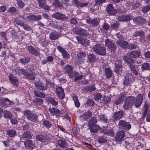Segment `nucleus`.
Listing matches in <instances>:
<instances>
[{"label": "nucleus", "mask_w": 150, "mask_h": 150, "mask_svg": "<svg viewBox=\"0 0 150 150\" xmlns=\"http://www.w3.org/2000/svg\"><path fill=\"white\" fill-rule=\"evenodd\" d=\"M24 144L26 147L28 149H33L35 147L34 142L30 140L26 141Z\"/></svg>", "instance_id": "19"}, {"label": "nucleus", "mask_w": 150, "mask_h": 150, "mask_svg": "<svg viewBox=\"0 0 150 150\" xmlns=\"http://www.w3.org/2000/svg\"><path fill=\"white\" fill-rule=\"evenodd\" d=\"M118 125L120 129L127 131L129 130L131 127V124L129 122H127L125 120H120Z\"/></svg>", "instance_id": "5"}, {"label": "nucleus", "mask_w": 150, "mask_h": 150, "mask_svg": "<svg viewBox=\"0 0 150 150\" xmlns=\"http://www.w3.org/2000/svg\"><path fill=\"white\" fill-rule=\"evenodd\" d=\"M33 102L37 103L38 105H41L43 103V100L41 98H36L34 99Z\"/></svg>", "instance_id": "52"}, {"label": "nucleus", "mask_w": 150, "mask_h": 150, "mask_svg": "<svg viewBox=\"0 0 150 150\" xmlns=\"http://www.w3.org/2000/svg\"><path fill=\"white\" fill-rule=\"evenodd\" d=\"M86 104L87 106H89L91 107H92L94 104V103L93 100L91 99H89L86 102Z\"/></svg>", "instance_id": "53"}, {"label": "nucleus", "mask_w": 150, "mask_h": 150, "mask_svg": "<svg viewBox=\"0 0 150 150\" xmlns=\"http://www.w3.org/2000/svg\"><path fill=\"white\" fill-rule=\"evenodd\" d=\"M32 136L31 133L29 131L26 132L24 133L22 135V137L23 138L30 139Z\"/></svg>", "instance_id": "41"}, {"label": "nucleus", "mask_w": 150, "mask_h": 150, "mask_svg": "<svg viewBox=\"0 0 150 150\" xmlns=\"http://www.w3.org/2000/svg\"><path fill=\"white\" fill-rule=\"evenodd\" d=\"M123 96H120L115 101V105H118L121 103L123 101Z\"/></svg>", "instance_id": "45"}, {"label": "nucleus", "mask_w": 150, "mask_h": 150, "mask_svg": "<svg viewBox=\"0 0 150 150\" xmlns=\"http://www.w3.org/2000/svg\"><path fill=\"white\" fill-rule=\"evenodd\" d=\"M56 93L58 98L62 100L65 97V94L63 88L61 86L57 87L56 90Z\"/></svg>", "instance_id": "13"}, {"label": "nucleus", "mask_w": 150, "mask_h": 150, "mask_svg": "<svg viewBox=\"0 0 150 150\" xmlns=\"http://www.w3.org/2000/svg\"><path fill=\"white\" fill-rule=\"evenodd\" d=\"M105 75L107 79L110 78L112 75L111 70L109 68H106L105 69Z\"/></svg>", "instance_id": "36"}, {"label": "nucleus", "mask_w": 150, "mask_h": 150, "mask_svg": "<svg viewBox=\"0 0 150 150\" xmlns=\"http://www.w3.org/2000/svg\"><path fill=\"white\" fill-rule=\"evenodd\" d=\"M16 134V132L15 130H10L7 131V134L10 137L14 136Z\"/></svg>", "instance_id": "46"}, {"label": "nucleus", "mask_w": 150, "mask_h": 150, "mask_svg": "<svg viewBox=\"0 0 150 150\" xmlns=\"http://www.w3.org/2000/svg\"><path fill=\"white\" fill-rule=\"evenodd\" d=\"M133 38H136L137 37H139V40L141 42H144L146 41L145 32L142 30L136 31L133 35Z\"/></svg>", "instance_id": "4"}, {"label": "nucleus", "mask_w": 150, "mask_h": 150, "mask_svg": "<svg viewBox=\"0 0 150 150\" xmlns=\"http://www.w3.org/2000/svg\"><path fill=\"white\" fill-rule=\"evenodd\" d=\"M88 59L90 62H93L96 60V57L93 54H91L88 56Z\"/></svg>", "instance_id": "40"}, {"label": "nucleus", "mask_w": 150, "mask_h": 150, "mask_svg": "<svg viewBox=\"0 0 150 150\" xmlns=\"http://www.w3.org/2000/svg\"><path fill=\"white\" fill-rule=\"evenodd\" d=\"M126 55H124L123 57V59L126 63L132 64H131L134 62V60L131 58H129Z\"/></svg>", "instance_id": "34"}, {"label": "nucleus", "mask_w": 150, "mask_h": 150, "mask_svg": "<svg viewBox=\"0 0 150 150\" xmlns=\"http://www.w3.org/2000/svg\"><path fill=\"white\" fill-rule=\"evenodd\" d=\"M134 22L137 24H139L141 23L140 16L137 17L133 19Z\"/></svg>", "instance_id": "55"}, {"label": "nucleus", "mask_w": 150, "mask_h": 150, "mask_svg": "<svg viewBox=\"0 0 150 150\" xmlns=\"http://www.w3.org/2000/svg\"><path fill=\"white\" fill-rule=\"evenodd\" d=\"M46 99L48 103L54 105H56L58 104V101L55 100L53 98L51 97L46 98Z\"/></svg>", "instance_id": "30"}, {"label": "nucleus", "mask_w": 150, "mask_h": 150, "mask_svg": "<svg viewBox=\"0 0 150 150\" xmlns=\"http://www.w3.org/2000/svg\"><path fill=\"white\" fill-rule=\"evenodd\" d=\"M144 95L142 94H138L135 97L134 101V105L135 107L138 108L142 104L144 100Z\"/></svg>", "instance_id": "8"}, {"label": "nucleus", "mask_w": 150, "mask_h": 150, "mask_svg": "<svg viewBox=\"0 0 150 150\" xmlns=\"http://www.w3.org/2000/svg\"><path fill=\"white\" fill-rule=\"evenodd\" d=\"M20 69L19 67H17L13 70V72L15 74L18 75H21L22 74V73L21 72Z\"/></svg>", "instance_id": "51"}, {"label": "nucleus", "mask_w": 150, "mask_h": 150, "mask_svg": "<svg viewBox=\"0 0 150 150\" xmlns=\"http://www.w3.org/2000/svg\"><path fill=\"white\" fill-rule=\"evenodd\" d=\"M86 54L84 52L79 53L77 54V56L79 58L85 57L86 56Z\"/></svg>", "instance_id": "64"}, {"label": "nucleus", "mask_w": 150, "mask_h": 150, "mask_svg": "<svg viewBox=\"0 0 150 150\" xmlns=\"http://www.w3.org/2000/svg\"><path fill=\"white\" fill-rule=\"evenodd\" d=\"M58 144L59 146L63 148H67L68 146V145L65 142L62 140H60L58 141Z\"/></svg>", "instance_id": "37"}, {"label": "nucleus", "mask_w": 150, "mask_h": 150, "mask_svg": "<svg viewBox=\"0 0 150 150\" xmlns=\"http://www.w3.org/2000/svg\"><path fill=\"white\" fill-rule=\"evenodd\" d=\"M132 18V17L131 16H121L118 17V20L120 21H126Z\"/></svg>", "instance_id": "28"}, {"label": "nucleus", "mask_w": 150, "mask_h": 150, "mask_svg": "<svg viewBox=\"0 0 150 150\" xmlns=\"http://www.w3.org/2000/svg\"><path fill=\"white\" fill-rule=\"evenodd\" d=\"M76 38L78 40V43L79 44L83 45L86 42L85 40L84 39L81 38L78 36L76 37Z\"/></svg>", "instance_id": "50"}, {"label": "nucleus", "mask_w": 150, "mask_h": 150, "mask_svg": "<svg viewBox=\"0 0 150 150\" xmlns=\"http://www.w3.org/2000/svg\"><path fill=\"white\" fill-rule=\"evenodd\" d=\"M150 10V4H149L147 5L144 6L142 10V11L143 13H146Z\"/></svg>", "instance_id": "42"}, {"label": "nucleus", "mask_w": 150, "mask_h": 150, "mask_svg": "<svg viewBox=\"0 0 150 150\" xmlns=\"http://www.w3.org/2000/svg\"><path fill=\"white\" fill-rule=\"evenodd\" d=\"M105 133H106L105 134H107L111 136H113L114 134V131L111 129H108L107 132H103Z\"/></svg>", "instance_id": "56"}, {"label": "nucleus", "mask_w": 150, "mask_h": 150, "mask_svg": "<svg viewBox=\"0 0 150 150\" xmlns=\"http://www.w3.org/2000/svg\"><path fill=\"white\" fill-rule=\"evenodd\" d=\"M108 13L110 15H115L116 12L115 9L112 4L108 5L106 9Z\"/></svg>", "instance_id": "23"}, {"label": "nucleus", "mask_w": 150, "mask_h": 150, "mask_svg": "<svg viewBox=\"0 0 150 150\" xmlns=\"http://www.w3.org/2000/svg\"><path fill=\"white\" fill-rule=\"evenodd\" d=\"M3 100H5V104L6 105H12L14 104L13 102L10 101L8 98H4Z\"/></svg>", "instance_id": "60"}, {"label": "nucleus", "mask_w": 150, "mask_h": 150, "mask_svg": "<svg viewBox=\"0 0 150 150\" xmlns=\"http://www.w3.org/2000/svg\"><path fill=\"white\" fill-rule=\"evenodd\" d=\"M36 138L38 140L42 142H47L50 140L49 137L42 134L37 135L36 137Z\"/></svg>", "instance_id": "16"}, {"label": "nucleus", "mask_w": 150, "mask_h": 150, "mask_svg": "<svg viewBox=\"0 0 150 150\" xmlns=\"http://www.w3.org/2000/svg\"><path fill=\"white\" fill-rule=\"evenodd\" d=\"M132 78L133 76L132 74L129 73L127 74L125 76L124 82V85H127L129 84L131 81Z\"/></svg>", "instance_id": "20"}, {"label": "nucleus", "mask_w": 150, "mask_h": 150, "mask_svg": "<svg viewBox=\"0 0 150 150\" xmlns=\"http://www.w3.org/2000/svg\"><path fill=\"white\" fill-rule=\"evenodd\" d=\"M97 122V120L95 117H92L88 123V127H90L95 125H96V124Z\"/></svg>", "instance_id": "32"}, {"label": "nucleus", "mask_w": 150, "mask_h": 150, "mask_svg": "<svg viewBox=\"0 0 150 150\" xmlns=\"http://www.w3.org/2000/svg\"><path fill=\"white\" fill-rule=\"evenodd\" d=\"M86 21L87 23L94 27L97 26L100 22V19L99 18L89 19H86Z\"/></svg>", "instance_id": "14"}, {"label": "nucleus", "mask_w": 150, "mask_h": 150, "mask_svg": "<svg viewBox=\"0 0 150 150\" xmlns=\"http://www.w3.org/2000/svg\"><path fill=\"white\" fill-rule=\"evenodd\" d=\"M91 115V112L89 111L86 112L84 114L80 116L81 120L82 121L86 120L90 117Z\"/></svg>", "instance_id": "22"}, {"label": "nucleus", "mask_w": 150, "mask_h": 150, "mask_svg": "<svg viewBox=\"0 0 150 150\" xmlns=\"http://www.w3.org/2000/svg\"><path fill=\"white\" fill-rule=\"evenodd\" d=\"M73 100L74 102V104L75 106L77 107H78L80 106V103L78 98L77 96L76 95H74L73 96Z\"/></svg>", "instance_id": "39"}, {"label": "nucleus", "mask_w": 150, "mask_h": 150, "mask_svg": "<svg viewBox=\"0 0 150 150\" xmlns=\"http://www.w3.org/2000/svg\"><path fill=\"white\" fill-rule=\"evenodd\" d=\"M92 50L97 54L104 56L106 54V48L99 44L94 45L92 48Z\"/></svg>", "instance_id": "1"}, {"label": "nucleus", "mask_w": 150, "mask_h": 150, "mask_svg": "<svg viewBox=\"0 0 150 150\" xmlns=\"http://www.w3.org/2000/svg\"><path fill=\"white\" fill-rule=\"evenodd\" d=\"M9 79L11 83L13 85L17 86L18 85V79L12 74H10L9 76Z\"/></svg>", "instance_id": "18"}, {"label": "nucleus", "mask_w": 150, "mask_h": 150, "mask_svg": "<svg viewBox=\"0 0 150 150\" xmlns=\"http://www.w3.org/2000/svg\"><path fill=\"white\" fill-rule=\"evenodd\" d=\"M48 111L51 115L56 116L57 117L59 116L62 113V112L60 110L55 108L50 107L49 108Z\"/></svg>", "instance_id": "11"}, {"label": "nucleus", "mask_w": 150, "mask_h": 150, "mask_svg": "<svg viewBox=\"0 0 150 150\" xmlns=\"http://www.w3.org/2000/svg\"><path fill=\"white\" fill-rule=\"evenodd\" d=\"M103 29L107 31L109 29L110 26L107 23H104L102 25Z\"/></svg>", "instance_id": "61"}, {"label": "nucleus", "mask_w": 150, "mask_h": 150, "mask_svg": "<svg viewBox=\"0 0 150 150\" xmlns=\"http://www.w3.org/2000/svg\"><path fill=\"white\" fill-rule=\"evenodd\" d=\"M4 117L6 118H11L12 115L10 112L8 111H5L4 112Z\"/></svg>", "instance_id": "47"}, {"label": "nucleus", "mask_w": 150, "mask_h": 150, "mask_svg": "<svg viewBox=\"0 0 150 150\" xmlns=\"http://www.w3.org/2000/svg\"><path fill=\"white\" fill-rule=\"evenodd\" d=\"M124 112L122 110H120L115 112L112 117V120L115 122L117 120L121 119L123 116Z\"/></svg>", "instance_id": "10"}, {"label": "nucleus", "mask_w": 150, "mask_h": 150, "mask_svg": "<svg viewBox=\"0 0 150 150\" xmlns=\"http://www.w3.org/2000/svg\"><path fill=\"white\" fill-rule=\"evenodd\" d=\"M119 26V23L118 22L114 23H112L110 25V26L111 28L113 29H115L118 28Z\"/></svg>", "instance_id": "58"}, {"label": "nucleus", "mask_w": 150, "mask_h": 150, "mask_svg": "<svg viewBox=\"0 0 150 150\" xmlns=\"http://www.w3.org/2000/svg\"><path fill=\"white\" fill-rule=\"evenodd\" d=\"M122 61L121 59H117L115 61L114 64L115 69L114 71L118 75L121 74L122 73Z\"/></svg>", "instance_id": "6"}, {"label": "nucleus", "mask_w": 150, "mask_h": 150, "mask_svg": "<svg viewBox=\"0 0 150 150\" xmlns=\"http://www.w3.org/2000/svg\"><path fill=\"white\" fill-rule=\"evenodd\" d=\"M62 54L63 57L64 58L68 59L69 58L70 55L65 50L62 53Z\"/></svg>", "instance_id": "62"}, {"label": "nucleus", "mask_w": 150, "mask_h": 150, "mask_svg": "<svg viewBox=\"0 0 150 150\" xmlns=\"http://www.w3.org/2000/svg\"><path fill=\"white\" fill-rule=\"evenodd\" d=\"M21 72L22 73V74H23L27 78L32 80H34L35 77L33 75L29 73L27 71L21 69Z\"/></svg>", "instance_id": "21"}, {"label": "nucleus", "mask_w": 150, "mask_h": 150, "mask_svg": "<svg viewBox=\"0 0 150 150\" xmlns=\"http://www.w3.org/2000/svg\"><path fill=\"white\" fill-rule=\"evenodd\" d=\"M39 4V6L41 8H43L46 4L45 0H37Z\"/></svg>", "instance_id": "43"}, {"label": "nucleus", "mask_w": 150, "mask_h": 150, "mask_svg": "<svg viewBox=\"0 0 150 150\" xmlns=\"http://www.w3.org/2000/svg\"><path fill=\"white\" fill-rule=\"evenodd\" d=\"M102 96L100 93H98L94 96V99L96 101H98L102 97Z\"/></svg>", "instance_id": "63"}, {"label": "nucleus", "mask_w": 150, "mask_h": 150, "mask_svg": "<svg viewBox=\"0 0 150 150\" xmlns=\"http://www.w3.org/2000/svg\"><path fill=\"white\" fill-rule=\"evenodd\" d=\"M34 92L35 95L37 97L43 98H44L45 97V95L42 92L36 90L34 91Z\"/></svg>", "instance_id": "38"}, {"label": "nucleus", "mask_w": 150, "mask_h": 150, "mask_svg": "<svg viewBox=\"0 0 150 150\" xmlns=\"http://www.w3.org/2000/svg\"><path fill=\"white\" fill-rule=\"evenodd\" d=\"M27 119L32 121H36L37 120V116L36 114L31 113L30 115L27 116Z\"/></svg>", "instance_id": "31"}, {"label": "nucleus", "mask_w": 150, "mask_h": 150, "mask_svg": "<svg viewBox=\"0 0 150 150\" xmlns=\"http://www.w3.org/2000/svg\"><path fill=\"white\" fill-rule=\"evenodd\" d=\"M137 47V45L133 43H130L128 44V49L132 50L133 49H135Z\"/></svg>", "instance_id": "57"}, {"label": "nucleus", "mask_w": 150, "mask_h": 150, "mask_svg": "<svg viewBox=\"0 0 150 150\" xmlns=\"http://www.w3.org/2000/svg\"><path fill=\"white\" fill-rule=\"evenodd\" d=\"M117 43L121 47L125 49L128 46V42L126 41H117Z\"/></svg>", "instance_id": "29"}, {"label": "nucleus", "mask_w": 150, "mask_h": 150, "mask_svg": "<svg viewBox=\"0 0 150 150\" xmlns=\"http://www.w3.org/2000/svg\"><path fill=\"white\" fill-rule=\"evenodd\" d=\"M30 58L29 57H24L20 59V61L22 63L26 64L30 61Z\"/></svg>", "instance_id": "44"}, {"label": "nucleus", "mask_w": 150, "mask_h": 150, "mask_svg": "<svg viewBox=\"0 0 150 150\" xmlns=\"http://www.w3.org/2000/svg\"><path fill=\"white\" fill-rule=\"evenodd\" d=\"M74 2V5L77 7H82L87 6L88 3L87 2L85 3H80L77 0H73Z\"/></svg>", "instance_id": "27"}, {"label": "nucleus", "mask_w": 150, "mask_h": 150, "mask_svg": "<svg viewBox=\"0 0 150 150\" xmlns=\"http://www.w3.org/2000/svg\"><path fill=\"white\" fill-rule=\"evenodd\" d=\"M105 45L112 52H115L116 47L112 41L107 38L105 40Z\"/></svg>", "instance_id": "9"}, {"label": "nucleus", "mask_w": 150, "mask_h": 150, "mask_svg": "<svg viewBox=\"0 0 150 150\" xmlns=\"http://www.w3.org/2000/svg\"><path fill=\"white\" fill-rule=\"evenodd\" d=\"M60 36L61 34L59 33L56 32H52L50 34L49 38L51 40H55L60 37Z\"/></svg>", "instance_id": "24"}, {"label": "nucleus", "mask_w": 150, "mask_h": 150, "mask_svg": "<svg viewBox=\"0 0 150 150\" xmlns=\"http://www.w3.org/2000/svg\"><path fill=\"white\" fill-rule=\"evenodd\" d=\"M73 68L71 66L68 64L64 69L66 72L68 74V76L70 77L73 78L78 75L79 74L76 71H73Z\"/></svg>", "instance_id": "7"}, {"label": "nucleus", "mask_w": 150, "mask_h": 150, "mask_svg": "<svg viewBox=\"0 0 150 150\" xmlns=\"http://www.w3.org/2000/svg\"><path fill=\"white\" fill-rule=\"evenodd\" d=\"M13 22L15 24L22 27L24 29L28 31L32 30V29L30 25H28L27 24H25L24 21L20 20L17 18H15L13 21Z\"/></svg>", "instance_id": "3"}, {"label": "nucleus", "mask_w": 150, "mask_h": 150, "mask_svg": "<svg viewBox=\"0 0 150 150\" xmlns=\"http://www.w3.org/2000/svg\"><path fill=\"white\" fill-rule=\"evenodd\" d=\"M52 17L58 20L68 19L69 17L65 15L60 13H56L52 15Z\"/></svg>", "instance_id": "17"}, {"label": "nucleus", "mask_w": 150, "mask_h": 150, "mask_svg": "<svg viewBox=\"0 0 150 150\" xmlns=\"http://www.w3.org/2000/svg\"><path fill=\"white\" fill-rule=\"evenodd\" d=\"M81 28L76 27L73 29V31L74 33L76 34H79Z\"/></svg>", "instance_id": "59"}, {"label": "nucleus", "mask_w": 150, "mask_h": 150, "mask_svg": "<svg viewBox=\"0 0 150 150\" xmlns=\"http://www.w3.org/2000/svg\"><path fill=\"white\" fill-rule=\"evenodd\" d=\"M29 52L35 56H38L40 55V53L37 50H35L32 46H29L28 48Z\"/></svg>", "instance_id": "25"}, {"label": "nucleus", "mask_w": 150, "mask_h": 150, "mask_svg": "<svg viewBox=\"0 0 150 150\" xmlns=\"http://www.w3.org/2000/svg\"><path fill=\"white\" fill-rule=\"evenodd\" d=\"M125 136V133L124 131L121 130L116 134L115 137V140L117 142H120L123 139Z\"/></svg>", "instance_id": "12"}, {"label": "nucleus", "mask_w": 150, "mask_h": 150, "mask_svg": "<svg viewBox=\"0 0 150 150\" xmlns=\"http://www.w3.org/2000/svg\"><path fill=\"white\" fill-rule=\"evenodd\" d=\"M43 125L47 128L50 127L52 126V124L50 122L47 120H44L43 122Z\"/></svg>", "instance_id": "49"}, {"label": "nucleus", "mask_w": 150, "mask_h": 150, "mask_svg": "<svg viewBox=\"0 0 150 150\" xmlns=\"http://www.w3.org/2000/svg\"><path fill=\"white\" fill-rule=\"evenodd\" d=\"M130 68L131 69L132 71L136 75H138V73L137 72L134 65L132 64H130L129 65Z\"/></svg>", "instance_id": "48"}, {"label": "nucleus", "mask_w": 150, "mask_h": 150, "mask_svg": "<svg viewBox=\"0 0 150 150\" xmlns=\"http://www.w3.org/2000/svg\"><path fill=\"white\" fill-rule=\"evenodd\" d=\"M100 120L103 121L104 122H107L108 119L104 115H101L99 116Z\"/></svg>", "instance_id": "54"}, {"label": "nucleus", "mask_w": 150, "mask_h": 150, "mask_svg": "<svg viewBox=\"0 0 150 150\" xmlns=\"http://www.w3.org/2000/svg\"><path fill=\"white\" fill-rule=\"evenodd\" d=\"M34 84L35 87L38 88L42 91L46 90L47 88V85L43 86L42 83L38 82H35Z\"/></svg>", "instance_id": "26"}, {"label": "nucleus", "mask_w": 150, "mask_h": 150, "mask_svg": "<svg viewBox=\"0 0 150 150\" xmlns=\"http://www.w3.org/2000/svg\"><path fill=\"white\" fill-rule=\"evenodd\" d=\"M141 54V52L139 51H130L127 54V55L132 58L138 57Z\"/></svg>", "instance_id": "15"}, {"label": "nucleus", "mask_w": 150, "mask_h": 150, "mask_svg": "<svg viewBox=\"0 0 150 150\" xmlns=\"http://www.w3.org/2000/svg\"><path fill=\"white\" fill-rule=\"evenodd\" d=\"M141 68L142 70H147L150 71V64L147 62L144 63L142 64Z\"/></svg>", "instance_id": "35"}, {"label": "nucleus", "mask_w": 150, "mask_h": 150, "mask_svg": "<svg viewBox=\"0 0 150 150\" xmlns=\"http://www.w3.org/2000/svg\"><path fill=\"white\" fill-rule=\"evenodd\" d=\"M91 133H95L100 129V127L98 125H95L88 127Z\"/></svg>", "instance_id": "33"}, {"label": "nucleus", "mask_w": 150, "mask_h": 150, "mask_svg": "<svg viewBox=\"0 0 150 150\" xmlns=\"http://www.w3.org/2000/svg\"><path fill=\"white\" fill-rule=\"evenodd\" d=\"M135 99V97L134 96L127 97L125 101L124 108L126 110H129L133 105Z\"/></svg>", "instance_id": "2"}]
</instances>
